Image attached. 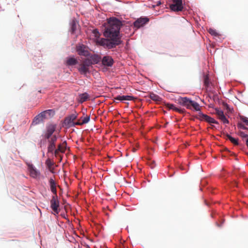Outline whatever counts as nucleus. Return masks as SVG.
I'll use <instances>...</instances> for the list:
<instances>
[{"label":"nucleus","mask_w":248,"mask_h":248,"mask_svg":"<svg viewBox=\"0 0 248 248\" xmlns=\"http://www.w3.org/2000/svg\"><path fill=\"white\" fill-rule=\"evenodd\" d=\"M122 26V22L116 17L108 19L104 32V35L107 38L98 39L97 43L109 49L120 45L122 41L119 37V31Z\"/></svg>","instance_id":"f257e3e1"},{"label":"nucleus","mask_w":248,"mask_h":248,"mask_svg":"<svg viewBox=\"0 0 248 248\" xmlns=\"http://www.w3.org/2000/svg\"><path fill=\"white\" fill-rule=\"evenodd\" d=\"M177 101L178 104L187 109H193L197 111L201 110V107L197 102L186 97H180L178 98Z\"/></svg>","instance_id":"f03ea898"},{"label":"nucleus","mask_w":248,"mask_h":248,"mask_svg":"<svg viewBox=\"0 0 248 248\" xmlns=\"http://www.w3.org/2000/svg\"><path fill=\"white\" fill-rule=\"evenodd\" d=\"M56 128V125L50 124L46 127V131L44 134V137L45 139L48 140L49 144L55 145V142L57 140V137L55 135H53Z\"/></svg>","instance_id":"7ed1b4c3"},{"label":"nucleus","mask_w":248,"mask_h":248,"mask_svg":"<svg viewBox=\"0 0 248 248\" xmlns=\"http://www.w3.org/2000/svg\"><path fill=\"white\" fill-rule=\"evenodd\" d=\"M76 51L80 56H90V52L89 47L83 44H78L76 46Z\"/></svg>","instance_id":"20e7f679"},{"label":"nucleus","mask_w":248,"mask_h":248,"mask_svg":"<svg viewBox=\"0 0 248 248\" xmlns=\"http://www.w3.org/2000/svg\"><path fill=\"white\" fill-rule=\"evenodd\" d=\"M173 3L170 5V9L174 12L183 11L184 6L182 0H172Z\"/></svg>","instance_id":"39448f33"},{"label":"nucleus","mask_w":248,"mask_h":248,"mask_svg":"<svg viewBox=\"0 0 248 248\" xmlns=\"http://www.w3.org/2000/svg\"><path fill=\"white\" fill-rule=\"evenodd\" d=\"M59 201L57 195H53L50 201V207L54 212L55 214H58L59 212L58 208L59 207Z\"/></svg>","instance_id":"423d86ee"},{"label":"nucleus","mask_w":248,"mask_h":248,"mask_svg":"<svg viewBox=\"0 0 248 248\" xmlns=\"http://www.w3.org/2000/svg\"><path fill=\"white\" fill-rule=\"evenodd\" d=\"M197 118L201 121H205L210 124H218V122L214 118L206 114H204L201 112L198 114Z\"/></svg>","instance_id":"0eeeda50"},{"label":"nucleus","mask_w":248,"mask_h":248,"mask_svg":"<svg viewBox=\"0 0 248 248\" xmlns=\"http://www.w3.org/2000/svg\"><path fill=\"white\" fill-rule=\"evenodd\" d=\"M27 165L28 167V170L30 171V176L33 178H36L40 176V173L32 164L27 163Z\"/></svg>","instance_id":"6e6552de"},{"label":"nucleus","mask_w":248,"mask_h":248,"mask_svg":"<svg viewBox=\"0 0 248 248\" xmlns=\"http://www.w3.org/2000/svg\"><path fill=\"white\" fill-rule=\"evenodd\" d=\"M149 21V19L147 17H141L137 19L134 22V26L135 27L140 28L143 26Z\"/></svg>","instance_id":"1a4fd4ad"},{"label":"nucleus","mask_w":248,"mask_h":248,"mask_svg":"<svg viewBox=\"0 0 248 248\" xmlns=\"http://www.w3.org/2000/svg\"><path fill=\"white\" fill-rule=\"evenodd\" d=\"M77 118L76 114H73L66 117L64 120V124L69 127L74 126V121Z\"/></svg>","instance_id":"9d476101"},{"label":"nucleus","mask_w":248,"mask_h":248,"mask_svg":"<svg viewBox=\"0 0 248 248\" xmlns=\"http://www.w3.org/2000/svg\"><path fill=\"white\" fill-rule=\"evenodd\" d=\"M214 113L217 116L218 118L224 124L229 123V121L226 118L224 114V112L222 110L216 108Z\"/></svg>","instance_id":"9b49d317"},{"label":"nucleus","mask_w":248,"mask_h":248,"mask_svg":"<svg viewBox=\"0 0 248 248\" xmlns=\"http://www.w3.org/2000/svg\"><path fill=\"white\" fill-rule=\"evenodd\" d=\"M102 63L105 66L111 67L114 63V61L111 56H106L103 58Z\"/></svg>","instance_id":"f8f14e48"},{"label":"nucleus","mask_w":248,"mask_h":248,"mask_svg":"<svg viewBox=\"0 0 248 248\" xmlns=\"http://www.w3.org/2000/svg\"><path fill=\"white\" fill-rule=\"evenodd\" d=\"M135 98L131 95H118L114 97V100L124 101L133 100Z\"/></svg>","instance_id":"ddd939ff"},{"label":"nucleus","mask_w":248,"mask_h":248,"mask_svg":"<svg viewBox=\"0 0 248 248\" xmlns=\"http://www.w3.org/2000/svg\"><path fill=\"white\" fill-rule=\"evenodd\" d=\"M49 183L51 192L53 193L54 195H57L56 189V183H55V181L53 178H50L49 180Z\"/></svg>","instance_id":"4468645a"},{"label":"nucleus","mask_w":248,"mask_h":248,"mask_svg":"<svg viewBox=\"0 0 248 248\" xmlns=\"http://www.w3.org/2000/svg\"><path fill=\"white\" fill-rule=\"evenodd\" d=\"M78 70L80 74L86 75L89 72V68L84 65L83 63L82 62L79 64Z\"/></svg>","instance_id":"2eb2a0df"},{"label":"nucleus","mask_w":248,"mask_h":248,"mask_svg":"<svg viewBox=\"0 0 248 248\" xmlns=\"http://www.w3.org/2000/svg\"><path fill=\"white\" fill-rule=\"evenodd\" d=\"M166 106L169 109H172L175 111L179 112L180 113L184 112V110L183 109L175 107L174 105L172 104L167 103L166 104Z\"/></svg>","instance_id":"dca6fc26"},{"label":"nucleus","mask_w":248,"mask_h":248,"mask_svg":"<svg viewBox=\"0 0 248 248\" xmlns=\"http://www.w3.org/2000/svg\"><path fill=\"white\" fill-rule=\"evenodd\" d=\"M78 62V60L76 59L73 57H70L67 58L66 64L67 65L71 66L77 64Z\"/></svg>","instance_id":"f3484780"},{"label":"nucleus","mask_w":248,"mask_h":248,"mask_svg":"<svg viewBox=\"0 0 248 248\" xmlns=\"http://www.w3.org/2000/svg\"><path fill=\"white\" fill-rule=\"evenodd\" d=\"M90 60H92L93 64L98 63L101 60V57L98 55L94 54L90 56Z\"/></svg>","instance_id":"a211bd4d"},{"label":"nucleus","mask_w":248,"mask_h":248,"mask_svg":"<svg viewBox=\"0 0 248 248\" xmlns=\"http://www.w3.org/2000/svg\"><path fill=\"white\" fill-rule=\"evenodd\" d=\"M52 112H53L52 110L48 109L41 112L39 115H41L40 117L42 118V120L44 121V120L46 118L47 115L50 116Z\"/></svg>","instance_id":"6ab92c4d"},{"label":"nucleus","mask_w":248,"mask_h":248,"mask_svg":"<svg viewBox=\"0 0 248 248\" xmlns=\"http://www.w3.org/2000/svg\"><path fill=\"white\" fill-rule=\"evenodd\" d=\"M46 164L47 166L50 171L53 173L54 168H53V166L54 165V162L52 161L50 159L48 158L46 161Z\"/></svg>","instance_id":"aec40b11"},{"label":"nucleus","mask_w":248,"mask_h":248,"mask_svg":"<svg viewBox=\"0 0 248 248\" xmlns=\"http://www.w3.org/2000/svg\"><path fill=\"white\" fill-rule=\"evenodd\" d=\"M89 94L86 93H85L80 94L79 95V98H80L79 101L81 103H82V102H84L87 101L89 98Z\"/></svg>","instance_id":"412c9836"},{"label":"nucleus","mask_w":248,"mask_h":248,"mask_svg":"<svg viewBox=\"0 0 248 248\" xmlns=\"http://www.w3.org/2000/svg\"><path fill=\"white\" fill-rule=\"evenodd\" d=\"M150 98L154 101L156 102H160L161 100V98L157 94H155L154 93H150Z\"/></svg>","instance_id":"4be33fe9"},{"label":"nucleus","mask_w":248,"mask_h":248,"mask_svg":"<svg viewBox=\"0 0 248 248\" xmlns=\"http://www.w3.org/2000/svg\"><path fill=\"white\" fill-rule=\"evenodd\" d=\"M227 138L231 141L232 143L235 145H238L239 144L238 139H235L231 136L230 135L227 134H226Z\"/></svg>","instance_id":"5701e85b"},{"label":"nucleus","mask_w":248,"mask_h":248,"mask_svg":"<svg viewBox=\"0 0 248 248\" xmlns=\"http://www.w3.org/2000/svg\"><path fill=\"white\" fill-rule=\"evenodd\" d=\"M41 115H37L33 119L32 123L34 124H38L41 122H43L42 118L40 117Z\"/></svg>","instance_id":"b1692460"},{"label":"nucleus","mask_w":248,"mask_h":248,"mask_svg":"<svg viewBox=\"0 0 248 248\" xmlns=\"http://www.w3.org/2000/svg\"><path fill=\"white\" fill-rule=\"evenodd\" d=\"M82 63L85 65L86 67L89 68V67L91 66L93 64V62H92V60H90L89 58L85 59Z\"/></svg>","instance_id":"393cba45"},{"label":"nucleus","mask_w":248,"mask_h":248,"mask_svg":"<svg viewBox=\"0 0 248 248\" xmlns=\"http://www.w3.org/2000/svg\"><path fill=\"white\" fill-rule=\"evenodd\" d=\"M66 142L64 141L62 144H59L58 146V150H60L61 152L63 153L65 150Z\"/></svg>","instance_id":"a878e982"},{"label":"nucleus","mask_w":248,"mask_h":248,"mask_svg":"<svg viewBox=\"0 0 248 248\" xmlns=\"http://www.w3.org/2000/svg\"><path fill=\"white\" fill-rule=\"evenodd\" d=\"M56 148L55 145L49 144L47 147V150L48 153H53Z\"/></svg>","instance_id":"bb28decb"},{"label":"nucleus","mask_w":248,"mask_h":248,"mask_svg":"<svg viewBox=\"0 0 248 248\" xmlns=\"http://www.w3.org/2000/svg\"><path fill=\"white\" fill-rule=\"evenodd\" d=\"M208 32L210 33V34L212 35H214L215 36H217L218 35V33L217 32L216 30H214L213 29H209L208 30Z\"/></svg>","instance_id":"cd10ccee"},{"label":"nucleus","mask_w":248,"mask_h":248,"mask_svg":"<svg viewBox=\"0 0 248 248\" xmlns=\"http://www.w3.org/2000/svg\"><path fill=\"white\" fill-rule=\"evenodd\" d=\"M90 120V116H87L83 118L82 121V124H83L88 123Z\"/></svg>","instance_id":"c85d7f7f"},{"label":"nucleus","mask_w":248,"mask_h":248,"mask_svg":"<svg viewBox=\"0 0 248 248\" xmlns=\"http://www.w3.org/2000/svg\"><path fill=\"white\" fill-rule=\"evenodd\" d=\"M77 28V24L75 21H73L71 25V30L72 32L74 33L75 31H76Z\"/></svg>","instance_id":"c756f323"},{"label":"nucleus","mask_w":248,"mask_h":248,"mask_svg":"<svg viewBox=\"0 0 248 248\" xmlns=\"http://www.w3.org/2000/svg\"><path fill=\"white\" fill-rule=\"evenodd\" d=\"M238 135L239 136H240L241 138H247V139H248V135H247V134H245L244 132L243 131H239L238 132Z\"/></svg>","instance_id":"7c9ffc66"},{"label":"nucleus","mask_w":248,"mask_h":248,"mask_svg":"<svg viewBox=\"0 0 248 248\" xmlns=\"http://www.w3.org/2000/svg\"><path fill=\"white\" fill-rule=\"evenodd\" d=\"M237 126H238V127L243 129L244 130H248V128L247 127L245 126L244 124H242L241 123H238V124H237Z\"/></svg>","instance_id":"2f4dec72"},{"label":"nucleus","mask_w":248,"mask_h":248,"mask_svg":"<svg viewBox=\"0 0 248 248\" xmlns=\"http://www.w3.org/2000/svg\"><path fill=\"white\" fill-rule=\"evenodd\" d=\"M147 164L151 167L152 169H153L155 167V162L154 161L149 160Z\"/></svg>","instance_id":"473e14b6"},{"label":"nucleus","mask_w":248,"mask_h":248,"mask_svg":"<svg viewBox=\"0 0 248 248\" xmlns=\"http://www.w3.org/2000/svg\"><path fill=\"white\" fill-rule=\"evenodd\" d=\"M209 83H210V81H209V78L206 76L204 78V85L207 87L209 86Z\"/></svg>","instance_id":"72a5a7b5"},{"label":"nucleus","mask_w":248,"mask_h":248,"mask_svg":"<svg viewBox=\"0 0 248 248\" xmlns=\"http://www.w3.org/2000/svg\"><path fill=\"white\" fill-rule=\"evenodd\" d=\"M93 33L94 34L95 37L99 38L100 33L97 29L93 30Z\"/></svg>","instance_id":"f704fd0d"},{"label":"nucleus","mask_w":248,"mask_h":248,"mask_svg":"<svg viewBox=\"0 0 248 248\" xmlns=\"http://www.w3.org/2000/svg\"><path fill=\"white\" fill-rule=\"evenodd\" d=\"M74 126L76 125H83V124H82V122H80L78 121V122H77L76 123H74Z\"/></svg>","instance_id":"c9c22d12"},{"label":"nucleus","mask_w":248,"mask_h":248,"mask_svg":"<svg viewBox=\"0 0 248 248\" xmlns=\"http://www.w3.org/2000/svg\"><path fill=\"white\" fill-rule=\"evenodd\" d=\"M60 152V150H58V148H57V149H55V150L53 152L54 153L55 155H57L59 154V153Z\"/></svg>","instance_id":"e433bc0d"},{"label":"nucleus","mask_w":248,"mask_h":248,"mask_svg":"<svg viewBox=\"0 0 248 248\" xmlns=\"http://www.w3.org/2000/svg\"><path fill=\"white\" fill-rule=\"evenodd\" d=\"M246 145L247 146V147L248 148V139H247V140L246 141Z\"/></svg>","instance_id":"4c0bfd02"},{"label":"nucleus","mask_w":248,"mask_h":248,"mask_svg":"<svg viewBox=\"0 0 248 248\" xmlns=\"http://www.w3.org/2000/svg\"><path fill=\"white\" fill-rule=\"evenodd\" d=\"M136 151V149H133V152H135Z\"/></svg>","instance_id":"58836bf2"},{"label":"nucleus","mask_w":248,"mask_h":248,"mask_svg":"<svg viewBox=\"0 0 248 248\" xmlns=\"http://www.w3.org/2000/svg\"><path fill=\"white\" fill-rule=\"evenodd\" d=\"M160 3H161V2H159V3H158L157 5L160 4Z\"/></svg>","instance_id":"ea45409f"}]
</instances>
